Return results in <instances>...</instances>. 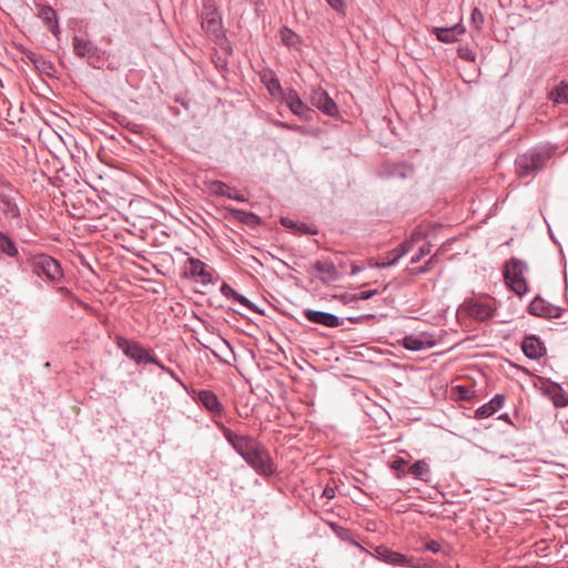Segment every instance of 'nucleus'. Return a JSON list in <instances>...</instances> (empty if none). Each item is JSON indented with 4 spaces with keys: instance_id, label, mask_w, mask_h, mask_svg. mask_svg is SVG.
Listing matches in <instances>:
<instances>
[{
    "instance_id": "obj_18",
    "label": "nucleus",
    "mask_w": 568,
    "mask_h": 568,
    "mask_svg": "<svg viewBox=\"0 0 568 568\" xmlns=\"http://www.w3.org/2000/svg\"><path fill=\"white\" fill-rule=\"evenodd\" d=\"M521 349L524 354L530 359H538L546 353L544 343L535 335L524 338Z\"/></svg>"
},
{
    "instance_id": "obj_50",
    "label": "nucleus",
    "mask_w": 568,
    "mask_h": 568,
    "mask_svg": "<svg viewBox=\"0 0 568 568\" xmlns=\"http://www.w3.org/2000/svg\"><path fill=\"white\" fill-rule=\"evenodd\" d=\"M395 170L398 171V175H400L402 178L406 176V172L405 171H409V172L413 171L410 166H407V165H404V164L396 165Z\"/></svg>"
},
{
    "instance_id": "obj_30",
    "label": "nucleus",
    "mask_w": 568,
    "mask_h": 568,
    "mask_svg": "<svg viewBox=\"0 0 568 568\" xmlns=\"http://www.w3.org/2000/svg\"><path fill=\"white\" fill-rule=\"evenodd\" d=\"M233 214L237 220L246 224L253 225L260 222V217L251 212H245L243 210H234Z\"/></svg>"
},
{
    "instance_id": "obj_13",
    "label": "nucleus",
    "mask_w": 568,
    "mask_h": 568,
    "mask_svg": "<svg viewBox=\"0 0 568 568\" xmlns=\"http://www.w3.org/2000/svg\"><path fill=\"white\" fill-rule=\"evenodd\" d=\"M436 344L434 335L426 332L419 335H407L402 339L403 347L414 352L432 348Z\"/></svg>"
},
{
    "instance_id": "obj_24",
    "label": "nucleus",
    "mask_w": 568,
    "mask_h": 568,
    "mask_svg": "<svg viewBox=\"0 0 568 568\" xmlns=\"http://www.w3.org/2000/svg\"><path fill=\"white\" fill-rule=\"evenodd\" d=\"M413 246L414 244L412 243V241H404L403 243L399 244V246L389 251V255L393 256L392 261L376 263V267L385 268L395 265L400 257L406 255L413 248Z\"/></svg>"
},
{
    "instance_id": "obj_26",
    "label": "nucleus",
    "mask_w": 568,
    "mask_h": 568,
    "mask_svg": "<svg viewBox=\"0 0 568 568\" xmlns=\"http://www.w3.org/2000/svg\"><path fill=\"white\" fill-rule=\"evenodd\" d=\"M293 114L298 116L303 121H312L314 115V110L311 109L303 100L295 101L291 105L287 106Z\"/></svg>"
},
{
    "instance_id": "obj_28",
    "label": "nucleus",
    "mask_w": 568,
    "mask_h": 568,
    "mask_svg": "<svg viewBox=\"0 0 568 568\" xmlns=\"http://www.w3.org/2000/svg\"><path fill=\"white\" fill-rule=\"evenodd\" d=\"M0 253L11 258L19 255L18 247L13 240L2 231H0Z\"/></svg>"
},
{
    "instance_id": "obj_40",
    "label": "nucleus",
    "mask_w": 568,
    "mask_h": 568,
    "mask_svg": "<svg viewBox=\"0 0 568 568\" xmlns=\"http://www.w3.org/2000/svg\"><path fill=\"white\" fill-rule=\"evenodd\" d=\"M221 293L223 296L227 297V298H233L236 296L237 292L232 288L229 284L226 283H223L221 285V288H220Z\"/></svg>"
},
{
    "instance_id": "obj_51",
    "label": "nucleus",
    "mask_w": 568,
    "mask_h": 568,
    "mask_svg": "<svg viewBox=\"0 0 568 568\" xmlns=\"http://www.w3.org/2000/svg\"><path fill=\"white\" fill-rule=\"evenodd\" d=\"M555 404L557 406H565L568 404V399L566 398L565 395H561V397L555 399Z\"/></svg>"
},
{
    "instance_id": "obj_21",
    "label": "nucleus",
    "mask_w": 568,
    "mask_h": 568,
    "mask_svg": "<svg viewBox=\"0 0 568 568\" xmlns=\"http://www.w3.org/2000/svg\"><path fill=\"white\" fill-rule=\"evenodd\" d=\"M433 33L443 43H454L465 33V28L463 24L457 23L449 28H434Z\"/></svg>"
},
{
    "instance_id": "obj_49",
    "label": "nucleus",
    "mask_w": 568,
    "mask_h": 568,
    "mask_svg": "<svg viewBox=\"0 0 568 568\" xmlns=\"http://www.w3.org/2000/svg\"><path fill=\"white\" fill-rule=\"evenodd\" d=\"M323 497L333 499L335 497V488L327 485L323 490Z\"/></svg>"
},
{
    "instance_id": "obj_56",
    "label": "nucleus",
    "mask_w": 568,
    "mask_h": 568,
    "mask_svg": "<svg viewBox=\"0 0 568 568\" xmlns=\"http://www.w3.org/2000/svg\"><path fill=\"white\" fill-rule=\"evenodd\" d=\"M303 232L304 233H310V234H316V231L314 230H311L308 226L306 225H303Z\"/></svg>"
},
{
    "instance_id": "obj_25",
    "label": "nucleus",
    "mask_w": 568,
    "mask_h": 568,
    "mask_svg": "<svg viewBox=\"0 0 568 568\" xmlns=\"http://www.w3.org/2000/svg\"><path fill=\"white\" fill-rule=\"evenodd\" d=\"M261 81L264 83L268 93L274 98H280L283 93V88L276 74L272 71H265L261 74Z\"/></svg>"
},
{
    "instance_id": "obj_52",
    "label": "nucleus",
    "mask_w": 568,
    "mask_h": 568,
    "mask_svg": "<svg viewBox=\"0 0 568 568\" xmlns=\"http://www.w3.org/2000/svg\"><path fill=\"white\" fill-rule=\"evenodd\" d=\"M498 419H501V420H504V422H506L508 424H513V422H511V419H510V417H509V415L507 413H504V414L499 415Z\"/></svg>"
},
{
    "instance_id": "obj_12",
    "label": "nucleus",
    "mask_w": 568,
    "mask_h": 568,
    "mask_svg": "<svg viewBox=\"0 0 568 568\" xmlns=\"http://www.w3.org/2000/svg\"><path fill=\"white\" fill-rule=\"evenodd\" d=\"M311 102L326 115L335 116L338 113V106L335 101L320 87L312 90Z\"/></svg>"
},
{
    "instance_id": "obj_36",
    "label": "nucleus",
    "mask_w": 568,
    "mask_h": 568,
    "mask_svg": "<svg viewBox=\"0 0 568 568\" xmlns=\"http://www.w3.org/2000/svg\"><path fill=\"white\" fill-rule=\"evenodd\" d=\"M457 54L460 59L468 62H474L476 59L475 52L468 45L459 47L457 50Z\"/></svg>"
},
{
    "instance_id": "obj_58",
    "label": "nucleus",
    "mask_w": 568,
    "mask_h": 568,
    "mask_svg": "<svg viewBox=\"0 0 568 568\" xmlns=\"http://www.w3.org/2000/svg\"><path fill=\"white\" fill-rule=\"evenodd\" d=\"M282 224H283V226H291L292 222L291 221L288 222L286 219H282Z\"/></svg>"
},
{
    "instance_id": "obj_10",
    "label": "nucleus",
    "mask_w": 568,
    "mask_h": 568,
    "mask_svg": "<svg viewBox=\"0 0 568 568\" xmlns=\"http://www.w3.org/2000/svg\"><path fill=\"white\" fill-rule=\"evenodd\" d=\"M378 560L397 567L423 568L420 560L394 551L386 546H377L375 552L371 554Z\"/></svg>"
},
{
    "instance_id": "obj_22",
    "label": "nucleus",
    "mask_w": 568,
    "mask_h": 568,
    "mask_svg": "<svg viewBox=\"0 0 568 568\" xmlns=\"http://www.w3.org/2000/svg\"><path fill=\"white\" fill-rule=\"evenodd\" d=\"M210 190L213 194L220 195V196H226L231 200H235L237 202H245L246 197L245 195L234 191L231 189L226 183L222 181H212L210 183Z\"/></svg>"
},
{
    "instance_id": "obj_48",
    "label": "nucleus",
    "mask_w": 568,
    "mask_h": 568,
    "mask_svg": "<svg viewBox=\"0 0 568 568\" xmlns=\"http://www.w3.org/2000/svg\"><path fill=\"white\" fill-rule=\"evenodd\" d=\"M371 317H374V315L373 314H366V315H361V316H351V317H347V321L353 323V324H359V323H363L364 320L371 318Z\"/></svg>"
},
{
    "instance_id": "obj_46",
    "label": "nucleus",
    "mask_w": 568,
    "mask_h": 568,
    "mask_svg": "<svg viewBox=\"0 0 568 568\" xmlns=\"http://www.w3.org/2000/svg\"><path fill=\"white\" fill-rule=\"evenodd\" d=\"M334 298L338 300L343 304H349V303L356 302L355 295L348 294V293L341 294V295H334Z\"/></svg>"
},
{
    "instance_id": "obj_9",
    "label": "nucleus",
    "mask_w": 568,
    "mask_h": 568,
    "mask_svg": "<svg viewBox=\"0 0 568 568\" xmlns=\"http://www.w3.org/2000/svg\"><path fill=\"white\" fill-rule=\"evenodd\" d=\"M201 18V27L210 39L219 42L225 38L222 19L214 7L205 4Z\"/></svg>"
},
{
    "instance_id": "obj_20",
    "label": "nucleus",
    "mask_w": 568,
    "mask_h": 568,
    "mask_svg": "<svg viewBox=\"0 0 568 568\" xmlns=\"http://www.w3.org/2000/svg\"><path fill=\"white\" fill-rule=\"evenodd\" d=\"M506 397L501 394L495 395L489 402L475 410V418L484 419L497 413L505 404Z\"/></svg>"
},
{
    "instance_id": "obj_44",
    "label": "nucleus",
    "mask_w": 568,
    "mask_h": 568,
    "mask_svg": "<svg viewBox=\"0 0 568 568\" xmlns=\"http://www.w3.org/2000/svg\"><path fill=\"white\" fill-rule=\"evenodd\" d=\"M377 293L376 290H371V291H363V292H359V293H356L354 294L355 297H356V302L357 301H366V300H369L371 297H373L375 294Z\"/></svg>"
},
{
    "instance_id": "obj_45",
    "label": "nucleus",
    "mask_w": 568,
    "mask_h": 568,
    "mask_svg": "<svg viewBox=\"0 0 568 568\" xmlns=\"http://www.w3.org/2000/svg\"><path fill=\"white\" fill-rule=\"evenodd\" d=\"M457 390H458L460 399H465V400L470 399V397L474 394V392L469 387H466V386H457Z\"/></svg>"
},
{
    "instance_id": "obj_7",
    "label": "nucleus",
    "mask_w": 568,
    "mask_h": 568,
    "mask_svg": "<svg viewBox=\"0 0 568 568\" xmlns=\"http://www.w3.org/2000/svg\"><path fill=\"white\" fill-rule=\"evenodd\" d=\"M462 306L466 314L477 322L491 320L497 311L495 301L488 297L467 298Z\"/></svg>"
},
{
    "instance_id": "obj_37",
    "label": "nucleus",
    "mask_w": 568,
    "mask_h": 568,
    "mask_svg": "<svg viewBox=\"0 0 568 568\" xmlns=\"http://www.w3.org/2000/svg\"><path fill=\"white\" fill-rule=\"evenodd\" d=\"M54 286H55L57 291H58L60 294H62L63 296H65V297H70V298H73V300H74V301H77V303H78L79 305H81L82 307H84V308H87V310L89 308V305H88L87 303L82 302L81 300H79V298H78V297L72 293V291H71V290H69L68 287H65V286H59V284H58V285H54Z\"/></svg>"
},
{
    "instance_id": "obj_34",
    "label": "nucleus",
    "mask_w": 568,
    "mask_h": 568,
    "mask_svg": "<svg viewBox=\"0 0 568 568\" xmlns=\"http://www.w3.org/2000/svg\"><path fill=\"white\" fill-rule=\"evenodd\" d=\"M281 101L284 102L287 106L294 103L295 101L301 100L300 94L296 90L290 89L287 91L283 90V93L280 97Z\"/></svg>"
},
{
    "instance_id": "obj_4",
    "label": "nucleus",
    "mask_w": 568,
    "mask_h": 568,
    "mask_svg": "<svg viewBox=\"0 0 568 568\" xmlns=\"http://www.w3.org/2000/svg\"><path fill=\"white\" fill-rule=\"evenodd\" d=\"M19 192L10 184L0 183V212L11 229L23 227L21 212L18 206Z\"/></svg>"
},
{
    "instance_id": "obj_42",
    "label": "nucleus",
    "mask_w": 568,
    "mask_h": 568,
    "mask_svg": "<svg viewBox=\"0 0 568 568\" xmlns=\"http://www.w3.org/2000/svg\"><path fill=\"white\" fill-rule=\"evenodd\" d=\"M424 548L430 552L437 554L440 551L442 546L438 541L432 539V540H427L424 544Z\"/></svg>"
},
{
    "instance_id": "obj_35",
    "label": "nucleus",
    "mask_w": 568,
    "mask_h": 568,
    "mask_svg": "<svg viewBox=\"0 0 568 568\" xmlns=\"http://www.w3.org/2000/svg\"><path fill=\"white\" fill-rule=\"evenodd\" d=\"M484 21L485 19L483 12L478 8H474L470 16L471 26L476 30H480L481 26L484 24Z\"/></svg>"
},
{
    "instance_id": "obj_1",
    "label": "nucleus",
    "mask_w": 568,
    "mask_h": 568,
    "mask_svg": "<svg viewBox=\"0 0 568 568\" xmlns=\"http://www.w3.org/2000/svg\"><path fill=\"white\" fill-rule=\"evenodd\" d=\"M214 424L232 448L257 475L271 477L277 473V465L262 442L251 435L236 434L222 422L214 420Z\"/></svg>"
},
{
    "instance_id": "obj_53",
    "label": "nucleus",
    "mask_w": 568,
    "mask_h": 568,
    "mask_svg": "<svg viewBox=\"0 0 568 568\" xmlns=\"http://www.w3.org/2000/svg\"><path fill=\"white\" fill-rule=\"evenodd\" d=\"M362 270H363V267L357 266V265H353V266H352V270H351V275H356V274H357V273H359Z\"/></svg>"
},
{
    "instance_id": "obj_43",
    "label": "nucleus",
    "mask_w": 568,
    "mask_h": 568,
    "mask_svg": "<svg viewBox=\"0 0 568 568\" xmlns=\"http://www.w3.org/2000/svg\"><path fill=\"white\" fill-rule=\"evenodd\" d=\"M295 38H297V36L287 28H285V30L282 32L283 42L286 43L287 45L293 44V40Z\"/></svg>"
},
{
    "instance_id": "obj_2",
    "label": "nucleus",
    "mask_w": 568,
    "mask_h": 568,
    "mask_svg": "<svg viewBox=\"0 0 568 568\" xmlns=\"http://www.w3.org/2000/svg\"><path fill=\"white\" fill-rule=\"evenodd\" d=\"M555 149L548 145H539L519 154L515 160L518 178L536 175L552 156Z\"/></svg>"
},
{
    "instance_id": "obj_29",
    "label": "nucleus",
    "mask_w": 568,
    "mask_h": 568,
    "mask_svg": "<svg viewBox=\"0 0 568 568\" xmlns=\"http://www.w3.org/2000/svg\"><path fill=\"white\" fill-rule=\"evenodd\" d=\"M549 99L556 104H568V82L561 81L549 92Z\"/></svg>"
},
{
    "instance_id": "obj_33",
    "label": "nucleus",
    "mask_w": 568,
    "mask_h": 568,
    "mask_svg": "<svg viewBox=\"0 0 568 568\" xmlns=\"http://www.w3.org/2000/svg\"><path fill=\"white\" fill-rule=\"evenodd\" d=\"M234 301H236L241 305L247 307L248 310H251V311H253V312H255L257 314H261V315L264 314L263 310H261L257 305H255L247 297H245L244 295H242L240 293L236 294V296L234 297Z\"/></svg>"
},
{
    "instance_id": "obj_38",
    "label": "nucleus",
    "mask_w": 568,
    "mask_h": 568,
    "mask_svg": "<svg viewBox=\"0 0 568 568\" xmlns=\"http://www.w3.org/2000/svg\"><path fill=\"white\" fill-rule=\"evenodd\" d=\"M430 253V244H424L419 251L414 254L410 258V264L418 263L425 255H428Z\"/></svg>"
},
{
    "instance_id": "obj_63",
    "label": "nucleus",
    "mask_w": 568,
    "mask_h": 568,
    "mask_svg": "<svg viewBox=\"0 0 568 568\" xmlns=\"http://www.w3.org/2000/svg\"><path fill=\"white\" fill-rule=\"evenodd\" d=\"M432 260H433V257L430 260H428V262H426V265H429V263H432Z\"/></svg>"
},
{
    "instance_id": "obj_17",
    "label": "nucleus",
    "mask_w": 568,
    "mask_h": 568,
    "mask_svg": "<svg viewBox=\"0 0 568 568\" xmlns=\"http://www.w3.org/2000/svg\"><path fill=\"white\" fill-rule=\"evenodd\" d=\"M313 267L317 273L321 274L318 280L323 284H327L329 282L337 281L339 278V273H338L335 264L329 260H325V261L317 260L314 262Z\"/></svg>"
},
{
    "instance_id": "obj_54",
    "label": "nucleus",
    "mask_w": 568,
    "mask_h": 568,
    "mask_svg": "<svg viewBox=\"0 0 568 568\" xmlns=\"http://www.w3.org/2000/svg\"><path fill=\"white\" fill-rule=\"evenodd\" d=\"M281 126L287 128V129H291V130H294V131H301V126H298V125H287L285 123H281Z\"/></svg>"
},
{
    "instance_id": "obj_57",
    "label": "nucleus",
    "mask_w": 568,
    "mask_h": 568,
    "mask_svg": "<svg viewBox=\"0 0 568 568\" xmlns=\"http://www.w3.org/2000/svg\"><path fill=\"white\" fill-rule=\"evenodd\" d=\"M176 102L181 103L185 109H189V102L183 99H176Z\"/></svg>"
},
{
    "instance_id": "obj_3",
    "label": "nucleus",
    "mask_w": 568,
    "mask_h": 568,
    "mask_svg": "<svg viewBox=\"0 0 568 568\" xmlns=\"http://www.w3.org/2000/svg\"><path fill=\"white\" fill-rule=\"evenodd\" d=\"M32 273L39 277H44L50 285H58L62 282L64 273L61 264L54 257L45 253L31 254L28 260Z\"/></svg>"
},
{
    "instance_id": "obj_19",
    "label": "nucleus",
    "mask_w": 568,
    "mask_h": 568,
    "mask_svg": "<svg viewBox=\"0 0 568 568\" xmlns=\"http://www.w3.org/2000/svg\"><path fill=\"white\" fill-rule=\"evenodd\" d=\"M197 400L214 416H221L223 413V405L217 398L216 394L212 390L203 389L197 394Z\"/></svg>"
},
{
    "instance_id": "obj_11",
    "label": "nucleus",
    "mask_w": 568,
    "mask_h": 568,
    "mask_svg": "<svg viewBox=\"0 0 568 568\" xmlns=\"http://www.w3.org/2000/svg\"><path fill=\"white\" fill-rule=\"evenodd\" d=\"M183 273L186 277L193 278L203 285L209 284L212 281V275L206 270V264L195 257H189L186 260Z\"/></svg>"
},
{
    "instance_id": "obj_55",
    "label": "nucleus",
    "mask_w": 568,
    "mask_h": 568,
    "mask_svg": "<svg viewBox=\"0 0 568 568\" xmlns=\"http://www.w3.org/2000/svg\"><path fill=\"white\" fill-rule=\"evenodd\" d=\"M427 270H428L427 265H425V266H420V267H418V268H416V270H415V273H417V274H423V273H426V272H427Z\"/></svg>"
},
{
    "instance_id": "obj_15",
    "label": "nucleus",
    "mask_w": 568,
    "mask_h": 568,
    "mask_svg": "<svg viewBox=\"0 0 568 568\" xmlns=\"http://www.w3.org/2000/svg\"><path fill=\"white\" fill-rule=\"evenodd\" d=\"M303 314L308 322L320 324L328 328H335L343 324V320L332 313L304 310Z\"/></svg>"
},
{
    "instance_id": "obj_39",
    "label": "nucleus",
    "mask_w": 568,
    "mask_h": 568,
    "mask_svg": "<svg viewBox=\"0 0 568 568\" xmlns=\"http://www.w3.org/2000/svg\"><path fill=\"white\" fill-rule=\"evenodd\" d=\"M325 1L337 13L343 14V16L345 14V12H346V4H345L344 0H325Z\"/></svg>"
},
{
    "instance_id": "obj_31",
    "label": "nucleus",
    "mask_w": 568,
    "mask_h": 568,
    "mask_svg": "<svg viewBox=\"0 0 568 568\" xmlns=\"http://www.w3.org/2000/svg\"><path fill=\"white\" fill-rule=\"evenodd\" d=\"M407 460H405L404 458L402 457H396L390 464H389V467L390 469L395 470L397 474H396V477L398 479H400L405 473L407 471L406 467H407Z\"/></svg>"
},
{
    "instance_id": "obj_16",
    "label": "nucleus",
    "mask_w": 568,
    "mask_h": 568,
    "mask_svg": "<svg viewBox=\"0 0 568 568\" xmlns=\"http://www.w3.org/2000/svg\"><path fill=\"white\" fill-rule=\"evenodd\" d=\"M37 17L41 19L47 29L54 36L60 32L59 22L55 10L51 6L37 4Z\"/></svg>"
},
{
    "instance_id": "obj_14",
    "label": "nucleus",
    "mask_w": 568,
    "mask_h": 568,
    "mask_svg": "<svg viewBox=\"0 0 568 568\" xmlns=\"http://www.w3.org/2000/svg\"><path fill=\"white\" fill-rule=\"evenodd\" d=\"M529 314L545 318H558L560 308L546 302L544 298L535 297L528 306Z\"/></svg>"
},
{
    "instance_id": "obj_6",
    "label": "nucleus",
    "mask_w": 568,
    "mask_h": 568,
    "mask_svg": "<svg viewBox=\"0 0 568 568\" xmlns=\"http://www.w3.org/2000/svg\"><path fill=\"white\" fill-rule=\"evenodd\" d=\"M73 52L77 57L87 59L89 65L99 69L104 63V51L93 43L87 34H75L72 38Z\"/></svg>"
},
{
    "instance_id": "obj_5",
    "label": "nucleus",
    "mask_w": 568,
    "mask_h": 568,
    "mask_svg": "<svg viewBox=\"0 0 568 568\" xmlns=\"http://www.w3.org/2000/svg\"><path fill=\"white\" fill-rule=\"evenodd\" d=\"M527 270V264L517 257H511L504 265L503 276L505 283L518 296L525 295L528 291V283L524 277Z\"/></svg>"
},
{
    "instance_id": "obj_8",
    "label": "nucleus",
    "mask_w": 568,
    "mask_h": 568,
    "mask_svg": "<svg viewBox=\"0 0 568 568\" xmlns=\"http://www.w3.org/2000/svg\"><path fill=\"white\" fill-rule=\"evenodd\" d=\"M115 344L126 357L134 361L136 364L158 363L156 355L144 348L139 342L130 341L118 335L115 337Z\"/></svg>"
},
{
    "instance_id": "obj_23",
    "label": "nucleus",
    "mask_w": 568,
    "mask_h": 568,
    "mask_svg": "<svg viewBox=\"0 0 568 568\" xmlns=\"http://www.w3.org/2000/svg\"><path fill=\"white\" fill-rule=\"evenodd\" d=\"M23 54L26 59L31 62L40 72L47 75H52V73L55 71L54 64L51 61L45 60L41 54L30 50L24 51Z\"/></svg>"
},
{
    "instance_id": "obj_62",
    "label": "nucleus",
    "mask_w": 568,
    "mask_h": 568,
    "mask_svg": "<svg viewBox=\"0 0 568 568\" xmlns=\"http://www.w3.org/2000/svg\"><path fill=\"white\" fill-rule=\"evenodd\" d=\"M432 260H433V257L430 260H428V262H426V265H429V263H432Z\"/></svg>"
},
{
    "instance_id": "obj_27",
    "label": "nucleus",
    "mask_w": 568,
    "mask_h": 568,
    "mask_svg": "<svg viewBox=\"0 0 568 568\" xmlns=\"http://www.w3.org/2000/svg\"><path fill=\"white\" fill-rule=\"evenodd\" d=\"M407 473L413 475L416 479L428 481L427 477L430 474V467L425 459H419L408 467Z\"/></svg>"
},
{
    "instance_id": "obj_61",
    "label": "nucleus",
    "mask_w": 568,
    "mask_h": 568,
    "mask_svg": "<svg viewBox=\"0 0 568 568\" xmlns=\"http://www.w3.org/2000/svg\"><path fill=\"white\" fill-rule=\"evenodd\" d=\"M227 347H231L230 343L227 341H224Z\"/></svg>"
},
{
    "instance_id": "obj_59",
    "label": "nucleus",
    "mask_w": 568,
    "mask_h": 568,
    "mask_svg": "<svg viewBox=\"0 0 568 568\" xmlns=\"http://www.w3.org/2000/svg\"><path fill=\"white\" fill-rule=\"evenodd\" d=\"M392 255H389V252L386 253V256L383 258L382 262H387V261H392Z\"/></svg>"
},
{
    "instance_id": "obj_60",
    "label": "nucleus",
    "mask_w": 568,
    "mask_h": 568,
    "mask_svg": "<svg viewBox=\"0 0 568 568\" xmlns=\"http://www.w3.org/2000/svg\"><path fill=\"white\" fill-rule=\"evenodd\" d=\"M170 110H171V112H172L173 114H175V115H178V114H179V111H178L175 108H170Z\"/></svg>"
},
{
    "instance_id": "obj_47",
    "label": "nucleus",
    "mask_w": 568,
    "mask_h": 568,
    "mask_svg": "<svg viewBox=\"0 0 568 568\" xmlns=\"http://www.w3.org/2000/svg\"><path fill=\"white\" fill-rule=\"evenodd\" d=\"M425 237V233L422 230H414L408 239L415 245V243L422 241Z\"/></svg>"
},
{
    "instance_id": "obj_32",
    "label": "nucleus",
    "mask_w": 568,
    "mask_h": 568,
    "mask_svg": "<svg viewBox=\"0 0 568 568\" xmlns=\"http://www.w3.org/2000/svg\"><path fill=\"white\" fill-rule=\"evenodd\" d=\"M331 528L333 531L343 540H349L354 546L358 547L362 551H365L364 547H362L357 541L353 540L348 536V531L337 524H331ZM366 552H368L366 550Z\"/></svg>"
},
{
    "instance_id": "obj_41",
    "label": "nucleus",
    "mask_w": 568,
    "mask_h": 568,
    "mask_svg": "<svg viewBox=\"0 0 568 568\" xmlns=\"http://www.w3.org/2000/svg\"><path fill=\"white\" fill-rule=\"evenodd\" d=\"M153 364L156 365L160 369H162L166 374H169L173 379H175L180 384H183L182 381L180 379V377L171 368L166 367L159 358H158V363H153Z\"/></svg>"
}]
</instances>
